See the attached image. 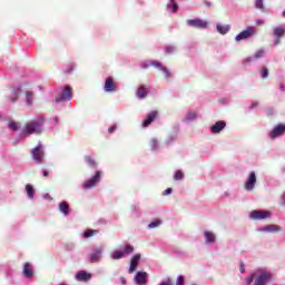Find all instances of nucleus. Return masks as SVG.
Here are the masks:
<instances>
[{"mask_svg":"<svg viewBox=\"0 0 285 285\" xmlns=\"http://www.w3.org/2000/svg\"><path fill=\"white\" fill-rule=\"evenodd\" d=\"M43 117H39L33 120H29L24 124L20 137H30L31 135H41L43 132V124H45Z\"/></svg>","mask_w":285,"mask_h":285,"instance_id":"nucleus-1","label":"nucleus"},{"mask_svg":"<svg viewBox=\"0 0 285 285\" xmlns=\"http://www.w3.org/2000/svg\"><path fill=\"white\" fill-rule=\"evenodd\" d=\"M132 253H135V246L130 245V244H127L122 247V252L119 250V249H116L111 257L112 259H124V257L126 255H132Z\"/></svg>","mask_w":285,"mask_h":285,"instance_id":"nucleus-2","label":"nucleus"},{"mask_svg":"<svg viewBox=\"0 0 285 285\" xmlns=\"http://www.w3.org/2000/svg\"><path fill=\"white\" fill-rule=\"evenodd\" d=\"M72 99V87L66 86L62 91L56 97L57 102L70 101Z\"/></svg>","mask_w":285,"mask_h":285,"instance_id":"nucleus-3","label":"nucleus"},{"mask_svg":"<svg viewBox=\"0 0 285 285\" xmlns=\"http://www.w3.org/2000/svg\"><path fill=\"white\" fill-rule=\"evenodd\" d=\"M273 274L267 271H263L254 281V285H265L271 282Z\"/></svg>","mask_w":285,"mask_h":285,"instance_id":"nucleus-4","label":"nucleus"},{"mask_svg":"<svg viewBox=\"0 0 285 285\" xmlns=\"http://www.w3.org/2000/svg\"><path fill=\"white\" fill-rule=\"evenodd\" d=\"M99 181H101V171H96V175L92 176L89 180H86L82 186L85 190H88L90 188H95Z\"/></svg>","mask_w":285,"mask_h":285,"instance_id":"nucleus-5","label":"nucleus"},{"mask_svg":"<svg viewBox=\"0 0 285 285\" xmlns=\"http://www.w3.org/2000/svg\"><path fill=\"white\" fill-rule=\"evenodd\" d=\"M187 26H190V28H198L200 30H204L208 28V21L202 20L199 18L189 19L187 20Z\"/></svg>","mask_w":285,"mask_h":285,"instance_id":"nucleus-6","label":"nucleus"},{"mask_svg":"<svg viewBox=\"0 0 285 285\" xmlns=\"http://www.w3.org/2000/svg\"><path fill=\"white\" fill-rule=\"evenodd\" d=\"M31 155L35 161H37L38 164H43V146L38 145L36 148L31 150Z\"/></svg>","mask_w":285,"mask_h":285,"instance_id":"nucleus-7","label":"nucleus"},{"mask_svg":"<svg viewBox=\"0 0 285 285\" xmlns=\"http://www.w3.org/2000/svg\"><path fill=\"white\" fill-rule=\"evenodd\" d=\"M256 30L255 27H247L240 33H238L235 38L236 41H243V39H250L253 35H255Z\"/></svg>","mask_w":285,"mask_h":285,"instance_id":"nucleus-8","label":"nucleus"},{"mask_svg":"<svg viewBox=\"0 0 285 285\" xmlns=\"http://www.w3.org/2000/svg\"><path fill=\"white\" fill-rule=\"evenodd\" d=\"M255 184H257V175L255 174V171H252L247 178V181L244 185L245 190H247L248 193L253 191V189L255 188Z\"/></svg>","mask_w":285,"mask_h":285,"instance_id":"nucleus-9","label":"nucleus"},{"mask_svg":"<svg viewBox=\"0 0 285 285\" xmlns=\"http://www.w3.org/2000/svg\"><path fill=\"white\" fill-rule=\"evenodd\" d=\"M104 90L105 92H117L118 87H117V82H115V78L108 77L105 80Z\"/></svg>","mask_w":285,"mask_h":285,"instance_id":"nucleus-10","label":"nucleus"},{"mask_svg":"<svg viewBox=\"0 0 285 285\" xmlns=\"http://www.w3.org/2000/svg\"><path fill=\"white\" fill-rule=\"evenodd\" d=\"M284 132H285V125L279 124L269 132V137L271 139H276V137L284 135Z\"/></svg>","mask_w":285,"mask_h":285,"instance_id":"nucleus-11","label":"nucleus"},{"mask_svg":"<svg viewBox=\"0 0 285 285\" xmlns=\"http://www.w3.org/2000/svg\"><path fill=\"white\" fill-rule=\"evenodd\" d=\"M158 116H159V112L157 111L149 112L146 119L142 121V128H148V126H150V124H153Z\"/></svg>","mask_w":285,"mask_h":285,"instance_id":"nucleus-12","label":"nucleus"},{"mask_svg":"<svg viewBox=\"0 0 285 285\" xmlns=\"http://www.w3.org/2000/svg\"><path fill=\"white\" fill-rule=\"evenodd\" d=\"M140 259H141V254H136L131 257L129 273H135V271H137V266H139Z\"/></svg>","mask_w":285,"mask_h":285,"instance_id":"nucleus-13","label":"nucleus"},{"mask_svg":"<svg viewBox=\"0 0 285 285\" xmlns=\"http://www.w3.org/2000/svg\"><path fill=\"white\" fill-rule=\"evenodd\" d=\"M252 219H266V217H271L269 212H264V210H253L250 213Z\"/></svg>","mask_w":285,"mask_h":285,"instance_id":"nucleus-14","label":"nucleus"},{"mask_svg":"<svg viewBox=\"0 0 285 285\" xmlns=\"http://www.w3.org/2000/svg\"><path fill=\"white\" fill-rule=\"evenodd\" d=\"M135 282L138 285H144L148 282V273L146 272H137L135 276Z\"/></svg>","mask_w":285,"mask_h":285,"instance_id":"nucleus-15","label":"nucleus"},{"mask_svg":"<svg viewBox=\"0 0 285 285\" xmlns=\"http://www.w3.org/2000/svg\"><path fill=\"white\" fill-rule=\"evenodd\" d=\"M224 128H226V121L219 120L212 126L210 130L214 135H218Z\"/></svg>","mask_w":285,"mask_h":285,"instance_id":"nucleus-16","label":"nucleus"},{"mask_svg":"<svg viewBox=\"0 0 285 285\" xmlns=\"http://www.w3.org/2000/svg\"><path fill=\"white\" fill-rule=\"evenodd\" d=\"M101 247L94 249V252L89 255L91 264H95L96 262H99V259H101Z\"/></svg>","mask_w":285,"mask_h":285,"instance_id":"nucleus-17","label":"nucleus"},{"mask_svg":"<svg viewBox=\"0 0 285 285\" xmlns=\"http://www.w3.org/2000/svg\"><path fill=\"white\" fill-rule=\"evenodd\" d=\"M90 277H92V276L90 274H88V272H86V271H79L76 274V279L78 282H88V279H90Z\"/></svg>","mask_w":285,"mask_h":285,"instance_id":"nucleus-18","label":"nucleus"},{"mask_svg":"<svg viewBox=\"0 0 285 285\" xmlns=\"http://www.w3.org/2000/svg\"><path fill=\"white\" fill-rule=\"evenodd\" d=\"M136 97H138V99H146V97H148V88L144 85L140 86L136 91Z\"/></svg>","mask_w":285,"mask_h":285,"instance_id":"nucleus-19","label":"nucleus"},{"mask_svg":"<svg viewBox=\"0 0 285 285\" xmlns=\"http://www.w3.org/2000/svg\"><path fill=\"white\" fill-rule=\"evenodd\" d=\"M22 273H23L24 277L30 279V277H32L35 275V272L32 271V265H30V263H26L23 265V272Z\"/></svg>","mask_w":285,"mask_h":285,"instance_id":"nucleus-20","label":"nucleus"},{"mask_svg":"<svg viewBox=\"0 0 285 285\" xmlns=\"http://www.w3.org/2000/svg\"><path fill=\"white\" fill-rule=\"evenodd\" d=\"M281 230L282 228L279 227V225H267L262 228L263 233H279Z\"/></svg>","mask_w":285,"mask_h":285,"instance_id":"nucleus-21","label":"nucleus"},{"mask_svg":"<svg viewBox=\"0 0 285 285\" xmlns=\"http://www.w3.org/2000/svg\"><path fill=\"white\" fill-rule=\"evenodd\" d=\"M8 128H9V130L17 132V130H19L21 128V124L17 122L14 120H10L8 124Z\"/></svg>","mask_w":285,"mask_h":285,"instance_id":"nucleus-22","label":"nucleus"},{"mask_svg":"<svg viewBox=\"0 0 285 285\" xmlns=\"http://www.w3.org/2000/svg\"><path fill=\"white\" fill-rule=\"evenodd\" d=\"M69 209H70V205H69L67 202H61V203L59 204V210H60V213H63L65 216L68 215V210H69Z\"/></svg>","mask_w":285,"mask_h":285,"instance_id":"nucleus-23","label":"nucleus"},{"mask_svg":"<svg viewBox=\"0 0 285 285\" xmlns=\"http://www.w3.org/2000/svg\"><path fill=\"white\" fill-rule=\"evenodd\" d=\"M150 65L154 66L155 68H158V70H161V72H165V73H166V77H168V75H169L168 69H166V67H164L163 65H160L159 61H151Z\"/></svg>","mask_w":285,"mask_h":285,"instance_id":"nucleus-24","label":"nucleus"},{"mask_svg":"<svg viewBox=\"0 0 285 285\" xmlns=\"http://www.w3.org/2000/svg\"><path fill=\"white\" fill-rule=\"evenodd\" d=\"M285 35V28L284 27H275L274 28V37L282 38Z\"/></svg>","mask_w":285,"mask_h":285,"instance_id":"nucleus-25","label":"nucleus"},{"mask_svg":"<svg viewBox=\"0 0 285 285\" xmlns=\"http://www.w3.org/2000/svg\"><path fill=\"white\" fill-rule=\"evenodd\" d=\"M216 28L219 35H227V32L230 30L229 26H223V24H217Z\"/></svg>","mask_w":285,"mask_h":285,"instance_id":"nucleus-26","label":"nucleus"},{"mask_svg":"<svg viewBox=\"0 0 285 285\" xmlns=\"http://www.w3.org/2000/svg\"><path fill=\"white\" fill-rule=\"evenodd\" d=\"M85 161L90 168H97V161L91 156H86Z\"/></svg>","mask_w":285,"mask_h":285,"instance_id":"nucleus-27","label":"nucleus"},{"mask_svg":"<svg viewBox=\"0 0 285 285\" xmlns=\"http://www.w3.org/2000/svg\"><path fill=\"white\" fill-rule=\"evenodd\" d=\"M204 235L208 244H213L215 242V234L213 232L207 230L204 233Z\"/></svg>","mask_w":285,"mask_h":285,"instance_id":"nucleus-28","label":"nucleus"},{"mask_svg":"<svg viewBox=\"0 0 285 285\" xmlns=\"http://www.w3.org/2000/svg\"><path fill=\"white\" fill-rule=\"evenodd\" d=\"M26 190L29 199H35V188L32 187V185H26Z\"/></svg>","mask_w":285,"mask_h":285,"instance_id":"nucleus-29","label":"nucleus"},{"mask_svg":"<svg viewBox=\"0 0 285 285\" xmlns=\"http://www.w3.org/2000/svg\"><path fill=\"white\" fill-rule=\"evenodd\" d=\"M97 233H99V232L95 230V229H87L83 233V237H85V239H88V238L92 237L94 235H97Z\"/></svg>","mask_w":285,"mask_h":285,"instance_id":"nucleus-30","label":"nucleus"},{"mask_svg":"<svg viewBox=\"0 0 285 285\" xmlns=\"http://www.w3.org/2000/svg\"><path fill=\"white\" fill-rule=\"evenodd\" d=\"M10 101L14 102L17 99H19V89L18 90H12L10 96H9Z\"/></svg>","mask_w":285,"mask_h":285,"instance_id":"nucleus-31","label":"nucleus"},{"mask_svg":"<svg viewBox=\"0 0 285 285\" xmlns=\"http://www.w3.org/2000/svg\"><path fill=\"white\" fill-rule=\"evenodd\" d=\"M26 97H27V104L29 106H32V97H35V94H32V91H27Z\"/></svg>","mask_w":285,"mask_h":285,"instance_id":"nucleus-32","label":"nucleus"},{"mask_svg":"<svg viewBox=\"0 0 285 285\" xmlns=\"http://www.w3.org/2000/svg\"><path fill=\"white\" fill-rule=\"evenodd\" d=\"M174 179H175L176 181H179V180L184 179V171L177 170V171L175 173Z\"/></svg>","mask_w":285,"mask_h":285,"instance_id":"nucleus-33","label":"nucleus"},{"mask_svg":"<svg viewBox=\"0 0 285 285\" xmlns=\"http://www.w3.org/2000/svg\"><path fill=\"white\" fill-rule=\"evenodd\" d=\"M193 119H197V112L195 111H188L187 112V120L193 121Z\"/></svg>","mask_w":285,"mask_h":285,"instance_id":"nucleus-34","label":"nucleus"},{"mask_svg":"<svg viewBox=\"0 0 285 285\" xmlns=\"http://www.w3.org/2000/svg\"><path fill=\"white\" fill-rule=\"evenodd\" d=\"M255 7L258 10H264V0H255Z\"/></svg>","mask_w":285,"mask_h":285,"instance_id":"nucleus-35","label":"nucleus"},{"mask_svg":"<svg viewBox=\"0 0 285 285\" xmlns=\"http://www.w3.org/2000/svg\"><path fill=\"white\" fill-rule=\"evenodd\" d=\"M262 79H268V68L264 67L261 71Z\"/></svg>","mask_w":285,"mask_h":285,"instance_id":"nucleus-36","label":"nucleus"},{"mask_svg":"<svg viewBox=\"0 0 285 285\" xmlns=\"http://www.w3.org/2000/svg\"><path fill=\"white\" fill-rule=\"evenodd\" d=\"M161 225V220H155V222H151L149 225H148V228H157L158 226Z\"/></svg>","mask_w":285,"mask_h":285,"instance_id":"nucleus-37","label":"nucleus"},{"mask_svg":"<svg viewBox=\"0 0 285 285\" xmlns=\"http://www.w3.org/2000/svg\"><path fill=\"white\" fill-rule=\"evenodd\" d=\"M264 57V50L259 49L258 51L255 52L254 59H262Z\"/></svg>","mask_w":285,"mask_h":285,"instance_id":"nucleus-38","label":"nucleus"},{"mask_svg":"<svg viewBox=\"0 0 285 285\" xmlns=\"http://www.w3.org/2000/svg\"><path fill=\"white\" fill-rule=\"evenodd\" d=\"M253 279H255V274H252V275H249V276L246 278V284H247V285L253 284Z\"/></svg>","mask_w":285,"mask_h":285,"instance_id":"nucleus-39","label":"nucleus"},{"mask_svg":"<svg viewBox=\"0 0 285 285\" xmlns=\"http://www.w3.org/2000/svg\"><path fill=\"white\" fill-rule=\"evenodd\" d=\"M170 2L173 3V12H177V10H179V4H177L175 0H170Z\"/></svg>","mask_w":285,"mask_h":285,"instance_id":"nucleus-40","label":"nucleus"},{"mask_svg":"<svg viewBox=\"0 0 285 285\" xmlns=\"http://www.w3.org/2000/svg\"><path fill=\"white\" fill-rule=\"evenodd\" d=\"M176 285H184V276H178Z\"/></svg>","mask_w":285,"mask_h":285,"instance_id":"nucleus-41","label":"nucleus"},{"mask_svg":"<svg viewBox=\"0 0 285 285\" xmlns=\"http://www.w3.org/2000/svg\"><path fill=\"white\" fill-rule=\"evenodd\" d=\"M115 130H117V125H114L108 128V132H110V135H112V132H115Z\"/></svg>","mask_w":285,"mask_h":285,"instance_id":"nucleus-42","label":"nucleus"},{"mask_svg":"<svg viewBox=\"0 0 285 285\" xmlns=\"http://www.w3.org/2000/svg\"><path fill=\"white\" fill-rule=\"evenodd\" d=\"M42 177H50V171H48V169H42Z\"/></svg>","mask_w":285,"mask_h":285,"instance_id":"nucleus-43","label":"nucleus"},{"mask_svg":"<svg viewBox=\"0 0 285 285\" xmlns=\"http://www.w3.org/2000/svg\"><path fill=\"white\" fill-rule=\"evenodd\" d=\"M173 193V188H167L163 191V195H170Z\"/></svg>","mask_w":285,"mask_h":285,"instance_id":"nucleus-44","label":"nucleus"},{"mask_svg":"<svg viewBox=\"0 0 285 285\" xmlns=\"http://www.w3.org/2000/svg\"><path fill=\"white\" fill-rule=\"evenodd\" d=\"M240 273H246V268L244 267V262L240 261V267H239Z\"/></svg>","mask_w":285,"mask_h":285,"instance_id":"nucleus-45","label":"nucleus"},{"mask_svg":"<svg viewBox=\"0 0 285 285\" xmlns=\"http://www.w3.org/2000/svg\"><path fill=\"white\" fill-rule=\"evenodd\" d=\"M279 43H282V39L281 38H276L274 46H279Z\"/></svg>","mask_w":285,"mask_h":285,"instance_id":"nucleus-46","label":"nucleus"},{"mask_svg":"<svg viewBox=\"0 0 285 285\" xmlns=\"http://www.w3.org/2000/svg\"><path fill=\"white\" fill-rule=\"evenodd\" d=\"M250 61H253V57H249L245 60V63H250Z\"/></svg>","mask_w":285,"mask_h":285,"instance_id":"nucleus-47","label":"nucleus"},{"mask_svg":"<svg viewBox=\"0 0 285 285\" xmlns=\"http://www.w3.org/2000/svg\"><path fill=\"white\" fill-rule=\"evenodd\" d=\"M45 198H46V199H50V202H52V197H50V195H48V194L45 195Z\"/></svg>","mask_w":285,"mask_h":285,"instance_id":"nucleus-48","label":"nucleus"},{"mask_svg":"<svg viewBox=\"0 0 285 285\" xmlns=\"http://www.w3.org/2000/svg\"><path fill=\"white\" fill-rule=\"evenodd\" d=\"M205 6H207V8H210V2L205 1Z\"/></svg>","mask_w":285,"mask_h":285,"instance_id":"nucleus-49","label":"nucleus"},{"mask_svg":"<svg viewBox=\"0 0 285 285\" xmlns=\"http://www.w3.org/2000/svg\"><path fill=\"white\" fill-rule=\"evenodd\" d=\"M283 204L285 205V194L283 195Z\"/></svg>","mask_w":285,"mask_h":285,"instance_id":"nucleus-50","label":"nucleus"},{"mask_svg":"<svg viewBox=\"0 0 285 285\" xmlns=\"http://www.w3.org/2000/svg\"><path fill=\"white\" fill-rule=\"evenodd\" d=\"M68 72H72V68H69V69H68Z\"/></svg>","mask_w":285,"mask_h":285,"instance_id":"nucleus-51","label":"nucleus"},{"mask_svg":"<svg viewBox=\"0 0 285 285\" xmlns=\"http://www.w3.org/2000/svg\"><path fill=\"white\" fill-rule=\"evenodd\" d=\"M283 17L285 18V10L283 11Z\"/></svg>","mask_w":285,"mask_h":285,"instance_id":"nucleus-52","label":"nucleus"},{"mask_svg":"<svg viewBox=\"0 0 285 285\" xmlns=\"http://www.w3.org/2000/svg\"><path fill=\"white\" fill-rule=\"evenodd\" d=\"M144 68H148V65H144Z\"/></svg>","mask_w":285,"mask_h":285,"instance_id":"nucleus-53","label":"nucleus"}]
</instances>
